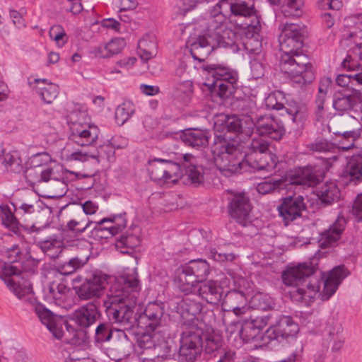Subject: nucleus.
Wrapping results in <instances>:
<instances>
[{"label": "nucleus", "mask_w": 362, "mask_h": 362, "mask_svg": "<svg viewBox=\"0 0 362 362\" xmlns=\"http://www.w3.org/2000/svg\"><path fill=\"white\" fill-rule=\"evenodd\" d=\"M214 160L217 168L226 176L247 170L250 167L255 170L273 171L278 158L271 152L262 153H243V146L237 139H228L216 135L211 147Z\"/></svg>", "instance_id": "obj_1"}, {"label": "nucleus", "mask_w": 362, "mask_h": 362, "mask_svg": "<svg viewBox=\"0 0 362 362\" xmlns=\"http://www.w3.org/2000/svg\"><path fill=\"white\" fill-rule=\"evenodd\" d=\"M279 66L282 72L291 77L293 83L303 87L310 83L315 74L308 57L303 53V28L297 23H285L279 27Z\"/></svg>", "instance_id": "obj_2"}, {"label": "nucleus", "mask_w": 362, "mask_h": 362, "mask_svg": "<svg viewBox=\"0 0 362 362\" xmlns=\"http://www.w3.org/2000/svg\"><path fill=\"white\" fill-rule=\"evenodd\" d=\"M140 288L134 268L116 279L107 293L108 300L104 302L109 319L124 329L139 327V316L134 309Z\"/></svg>", "instance_id": "obj_3"}, {"label": "nucleus", "mask_w": 362, "mask_h": 362, "mask_svg": "<svg viewBox=\"0 0 362 362\" xmlns=\"http://www.w3.org/2000/svg\"><path fill=\"white\" fill-rule=\"evenodd\" d=\"M317 259L309 262L299 264L284 272L282 274L284 283L290 286L296 287L293 292L300 296V299L311 300L315 298L320 291V283L317 279H310L315 273L317 263Z\"/></svg>", "instance_id": "obj_4"}, {"label": "nucleus", "mask_w": 362, "mask_h": 362, "mask_svg": "<svg viewBox=\"0 0 362 362\" xmlns=\"http://www.w3.org/2000/svg\"><path fill=\"white\" fill-rule=\"evenodd\" d=\"M222 8L227 12L230 11L235 16L245 18L244 21L239 25L247 38L253 37L259 31V19L251 0H221L216 4V9Z\"/></svg>", "instance_id": "obj_5"}, {"label": "nucleus", "mask_w": 362, "mask_h": 362, "mask_svg": "<svg viewBox=\"0 0 362 362\" xmlns=\"http://www.w3.org/2000/svg\"><path fill=\"white\" fill-rule=\"evenodd\" d=\"M204 69L214 79L211 90L214 95H218L221 99H226L233 93L238 81L236 71L216 64H207L204 66Z\"/></svg>", "instance_id": "obj_6"}, {"label": "nucleus", "mask_w": 362, "mask_h": 362, "mask_svg": "<svg viewBox=\"0 0 362 362\" xmlns=\"http://www.w3.org/2000/svg\"><path fill=\"white\" fill-rule=\"evenodd\" d=\"M170 158H155L148 162V172L151 180L165 182H175L182 177L180 158L175 155Z\"/></svg>", "instance_id": "obj_7"}, {"label": "nucleus", "mask_w": 362, "mask_h": 362, "mask_svg": "<svg viewBox=\"0 0 362 362\" xmlns=\"http://www.w3.org/2000/svg\"><path fill=\"white\" fill-rule=\"evenodd\" d=\"M75 282H81L74 286L76 294L82 300L99 298L104 293L107 284V276L101 272H95L83 279L81 276L74 279Z\"/></svg>", "instance_id": "obj_8"}, {"label": "nucleus", "mask_w": 362, "mask_h": 362, "mask_svg": "<svg viewBox=\"0 0 362 362\" xmlns=\"http://www.w3.org/2000/svg\"><path fill=\"white\" fill-rule=\"evenodd\" d=\"M2 275H0L9 290L19 299L25 298V301L33 302L30 295L33 292L31 284L22 279L20 281L21 271L16 266L2 264Z\"/></svg>", "instance_id": "obj_9"}, {"label": "nucleus", "mask_w": 362, "mask_h": 362, "mask_svg": "<svg viewBox=\"0 0 362 362\" xmlns=\"http://www.w3.org/2000/svg\"><path fill=\"white\" fill-rule=\"evenodd\" d=\"M36 222L31 226L27 225L25 230L30 235H33L34 242H35L40 248L47 255L55 257L62 252V243L57 235L45 237L49 224L47 222L37 226Z\"/></svg>", "instance_id": "obj_10"}, {"label": "nucleus", "mask_w": 362, "mask_h": 362, "mask_svg": "<svg viewBox=\"0 0 362 362\" xmlns=\"http://www.w3.org/2000/svg\"><path fill=\"white\" fill-rule=\"evenodd\" d=\"M100 134L98 127L88 122L78 120L71 121L69 139L81 146H93L96 144Z\"/></svg>", "instance_id": "obj_11"}, {"label": "nucleus", "mask_w": 362, "mask_h": 362, "mask_svg": "<svg viewBox=\"0 0 362 362\" xmlns=\"http://www.w3.org/2000/svg\"><path fill=\"white\" fill-rule=\"evenodd\" d=\"M164 307L162 303H149L144 313L139 316V327H145L151 331L168 333V329L163 325Z\"/></svg>", "instance_id": "obj_12"}, {"label": "nucleus", "mask_w": 362, "mask_h": 362, "mask_svg": "<svg viewBox=\"0 0 362 362\" xmlns=\"http://www.w3.org/2000/svg\"><path fill=\"white\" fill-rule=\"evenodd\" d=\"M169 334L159 332L158 330L146 332L137 339L138 346L143 349L153 348L157 357L163 356L170 353V348L168 343Z\"/></svg>", "instance_id": "obj_13"}, {"label": "nucleus", "mask_w": 362, "mask_h": 362, "mask_svg": "<svg viewBox=\"0 0 362 362\" xmlns=\"http://www.w3.org/2000/svg\"><path fill=\"white\" fill-rule=\"evenodd\" d=\"M177 308L180 323L185 329L197 328L199 320L197 316L202 310V305L199 302L186 298L178 303Z\"/></svg>", "instance_id": "obj_14"}, {"label": "nucleus", "mask_w": 362, "mask_h": 362, "mask_svg": "<svg viewBox=\"0 0 362 362\" xmlns=\"http://www.w3.org/2000/svg\"><path fill=\"white\" fill-rule=\"evenodd\" d=\"M305 209L304 198L301 195L286 197L283 199L282 203L278 206L279 215L286 226L301 216L302 211Z\"/></svg>", "instance_id": "obj_15"}, {"label": "nucleus", "mask_w": 362, "mask_h": 362, "mask_svg": "<svg viewBox=\"0 0 362 362\" xmlns=\"http://www.w3.org/2000/svg\"><path fill=\"white\" fill-rule=\"evenodd\" d=\"M222 300L223 315H230L233 313L237 317H241L246 314L250 309L247 305V297L242 291L230 290L227 292Z\"/></svg>", "instance_id": "obj_16"}, {"label": "nucleus", "mask_w": 362, "mask_h": 362, "mask_svg": "<svg viewBox=\"0 0 362 362\" xmlns=\"http://www.w3.org/2000/svg\"><path fill=\"white\" fill-rule=\"evenodd\" d=\"M255 129L259 136H267L274 140L280 139L285 132L281 121L269 115H262L257 118Z\"/></svg>", "instance_id": "obj_17"}, {"label": "nucleus", "mask_w": 362, "mask_h": 362, "mask_svg": "<svg viewBox=\"0 0 362 362\" xmlns=\"http://www.w3.org/2000/svg\"><path fill=\"white\" fill-rule=\"evenodd\" d=\"M251 209L248 197L242 193L234 194L228 204L229 215L243 226L249 221Z\"/></svg>", "instance_id": "obj_18"}, {"label": "nucleus", "mask_w": 362, "mask_h": 362, "mask_svg": "<svg viewBox=\"0 0 362 362\" xmlns=\"http://www.w3.org/2000/svg\"><path fill=\"white\" fill-rule=\"evenodd\" d=\"M298 332V325L290 317L284 316L276 325L267 330L266 335L270 340L281 341L289 337L295 336Z\"/></svg>", "instance_id": "obj_19"}, {"label": "nucleus", "mask_w": 362, "mask_h": 362, "mask_svg": "<svg viewBox=\"0 0 362 362\" xmlns=\"http://www.w3.org/2000/svg\"><path fill=\"white\" fill-rule=\"evenodd\" d=\"M346 221L343 216H339L334 223L320 234L318 243L321 247L328 248L337 245Z\"/></svg>", "instance_id": "obj_20"}, {"label": "nucleus", "mask_w": 362, "mask_h": 362, "mask_svg": "<svg viewBox=\"0 0 362 362\" xmlns=\"http://www.w3.org/2000/svg\"><path fill=\"white\" fill-rule=\"evenodd\" d=\"M361 100V93L358 90L352 91L351 94L337 92L333 97V107L339 115L348 114Z\"/></svg>", "instance_id": "obj_21"}, {"label": "nucleus", "mask_w": 362, "mask_h": 362, "mask_svg": "<svg viewBox=\"0 0 362 362\" xmlns=\"http://www.w3.org/2000/svg\"><path fill=\"white\" fill-rule=\"evenodd\" d=\"M34 308L41 322L46 325L53 336L57 339H61L64 334L62 321L41 304L34 305Z\"/></svg>", "instance_id": "obj_22"}, {"label": "nucleus", "mask_w": 362, "mask_h": 362, "mask_svg": "<svg viewBox=\"0 0 362 362\" xmlns=\"http://www.w3.org/2000/svg\"><path fill=\"white\" fill-rule=\"evenodd\" d=\"M196 292L208 303L217 304L222 300L223 288L213 280L199 283Z\"/></svg>", "instance_id": "obj_23"}, {"label": "nucleus", "mask_w": 362, "mask_h": 362, "mask_svg": "<svg viewBox=\"0 0 362 362\" xmlns=\"http://www.w3.org/2000/svg\"><path fill=\"white\" fill-rule=\"evenodd\" d=\"M76 323L86 328L94 324L100 317L98 306L94 303H88L76 310L74 313Z\"/></svg>", "instance_id": "obj_24"}, {"label": "nucleus", "mask_w": 362, "mask_h": 362, "mask_svg": "<svg viewBox=\"0 0 362 362\" xmlns=\"http://www.w3.org/2000/svg\"><path fill=\"white\" fill-rule=\"evenodd\" d=\"M341 332L342 327L339 323L334 321L332 323L328 322L323 337V346L328 349L332 345L334 351L340 350L344 345Z\"/></svg>", "instance_id": "obj_25"}, {"label": "nucleus", "mask_w": 362, "mask_h": 362, "mask_svg": "<svg viewBox=\"0 0 362 362\" xmlns=\"http://www.w3.org/2000/svg\"><path fill=\"white\" fill-rule=\"evenodd\" d=\"M216 47V41H214V38L205 34L203 36H199L191 45L190 52L194 59L202 62Z\"/></svg>", "instance_id": "obj_26"}, {"label": "nucleus", "mask_w": 362, "mask_h": 362, "mask_svg": "<svg viewBox=\"0 0 362 362\" xmlns=\"http://www.w3.org/2000/svg\"><path fill=\"white\" fill-rule=\"evenodd\" d=\"M347 275L348 272L344 266L334 267L324 280L323 298L326 300L329 299Z\"/></svg>", "instance_id": "obj_27"}, {"label": "nucleus", "mask_w": 362, "mask_h": 362, "mask_svg": "<svg viewBox=\"0 0 362 362\" xmlns=\"http://www.w3.org/2000/svg\"><path fill=\"white\" fill-rule=\"evenodd\" d=\"M266 324L262 317L245 320L241 325L240 339L244 342H249L255 339L259 336Z\"/></svg>", "instance_id": "obj_28"}, {"label": "nucleus", "mask_w": 362, "mask_h": 362, "mask_svg": "<svg viewBox=\"0 0 362 362\" xmlns=\"http://www.w3.org/2000/svg\"><path fill=\"white\" fill-rule=\"evenodd\" d=\"M180 160L183 159L181 168L185 169L186 173L189 179L194 184H200L204 181V171L202 166L197 165L195 157L190 154L186 153L180 156Z\"/></svg>", "instance_id": "obj_29"}, {"label": "nucleus", "mask_w": 362, "mask_h": 362, "mask_svg": "<svg viewBox=\"0 0 362 362\" xmlns=\"http://www.w3.org/2000/svg\"><path fill=\"white\" fill-rule=\"evenodd\" d=\"M30 85L47 104L52 103L59 94L58 86L47 83L46 79H35L33 82L30 83Z\"/></svg>", "instance_id": "obj_30"}, {"label": "nucleus", "mask_w": 362, "mask_h": 362, "mask_svg": "<svg viewBox=\"0 0 362 362\" xmlns=\"http://www.w3.org/2000/svg\"><path fill=\"white\" fill-rule=\"evenodd\" d=\"M125 45L124 38L116 37L105 45L93 47L90 53L95 57L107 58L120 53Z\"/></svg>", "instance_id": "obj_31"}, {"label": "nucleus", "mask_w": 362, "mask_h": 362, "mask_svg": "<svg viewBox=\"0 0 362 362\" xmlns=\"http://www.w3.org/2000/svg\"><path fill=\"white\" fill-rule=\"evenodd\" d=\"M223 8L218 10L216 9V5L211 13V16L209 19L208 28L206 30V35L210 37H215L220 33L223 32L226 28L225 23L226 21V13Z\"/></svg>", "instance_id": "obj_32"}, {"label": "nucleus", "mask_w": 362, "mask_h": 362, "mask_svg": "<svg viewBox=\"0 0 362 362\" xmlns=\"http://www.w3.org/2000/svg\"><path fill=\"white\" fill-rule=\"evenodd\" d=\"M25 178L27 182L33 186L35 184L42 182H48L52 179H54V173L53 168H42L41 167H34L30 165L25 173Z\"/></svg>", "instance_id": "obj_33"}, {"label": "nucleus", "mask_w": 362, "mask_h": 362, "mask_svg": "<svg viewBox=\"0 0 362 362\" xmlns=\"http://www.w3.org/2000/svg\"><path fill=\"white\" fill-rule=\"evenodd\" d=\"M175 282L179 289L185 293L196 292L197 284H199L196 278L187 272L185 266L178 268Z\"/></svg>", "instance_id": "obj_34"}, {"label": "nucleus", "mask_w": 362, "mask_h": 362, "mask_svg": "<svg viewBox=\"0 0 362 362\" xmlns=\"http://www.w3.org/2000/svg\"><path fill=\"white\" fill-rule=\"evenodd\" d=\"M180 138L187 146L192 148L205 147L209 144L208 132L201 129L187 130Z\"/></svg>", "instance_id": "obj_35"}, {"label": "nucleus", "mask_w": 362, "mask_h": 362, "mask_svg": "<svg viewBox=\"0 0 362 362\" xmlns=\"http://www.w3.org/2000/svg\"><path fill=\"white\" fill-rule=\"evenodd\" d=\"M344 174L355 184L362 181V150L351 157Z\"/></svg>", "instance_id": "obj_36"}, {"label": "nucleus", "mask_w": 362, "mask_h": 362, "mask_svg": "<svg viewBox=\"0 0 362 362\" xmlns=\"http://www.w3.org/2000/svg\"><path fill=\"white\" fill-rule=\"evenodd\" d=\"M184 266L187 272L193 275L199 283L204 281L209 274V265L202 259L192 260Z\"/></svg>", "instance_id": "obj_37"}, {"label": "nucleus", "mask_w": 362, "mask_h": 362, "mask_svg": "<svg viewBox=\"0 0 362 362\" xmlns=\"http://www.w3.org/2000/svg\"><path fill=\"white\" fill-rule=\"evenodd\" d=\"M0 163L7 171L18 173L22 168L21 159L16 151L6 152L0 149Z\"/></svg>", "instance_id": "obj_38"}, {"label": "nucleus", "mask_w": 362, "mask_h": 362, "mask_svg": "<svg viewBox=\"0 0 362 362\" xmlns=\"http://www.w3.org/2000/svg\"><path fill=\"white\" fill-rule=\"evenodd\" d=\"M156 48L154 38L147 35L139 41L137 52L142 60L147 62L156 54Z\"/></svg>", "instance_id": "obj_39"}, {"label": "nucleus", "mask_w": 362, "mask_h": 362, "mask_svg": "<svg viewBox=\"0 0 362 362\" xmlns=\"http://www.w3.org/2000/svg\"><path fill=\"white\" fill-rule=\"evenodd\" d=\"M202 330L198 328L185 329L180 338V346L200 349L202 344Z\"/></svg>", "instance_id": "obj_40"}, {"label": "nucleus", "mask_w": 362, "mask_h": 362, "mask_svg": "<svg viewBox=\"0 0 362 362\" xmlns=\"http://www.w3.org/2000/svg\"><path fill=\"white\" fill-rule=\"evenodd\" d=\"M216 46L218 47L230 48L233 52H237L239 48L237 43V36L230 29H225L214 37Z\"/></svg>", "instance_id": "obj_41"}, {"label": "nucleus", "mask_w": 362, "mask_h": 362, "mask_svg": "<svg viewBox=\"0 0 362 362\" xmlns=\"http://www.w3.org/2000/svg\"><path fill=\"white\" fill-rule=\"evenodd\" d=\"M317 196L323 203L329 204L339 200L340 191L335 182H326L320 187Z\"/></svg>", "instance_id": "obj_42"}, {"label": "nucleus", "mask_w": 362, "mask_h": 362, "mask_svg": "<svg viewBox=\"0 0 362 362\" xmlns=\"http://www.w3.org/2000/svg\"><path fill=\"white\" fill-rule=\"evenodd\" d=\"M317 182V178L310 168L299 169L291 177V183L295 185L311 187Z\"/></svg>", "instance_id": "obj_43"}, {"label": "nucleus", "mask_w": 362, "mask_h": 362, "mask_svg": "<svg viewBox=\"0 0 362 362\" xmlns=\"http://www.w3.org/2000/svg\"><path fill=\"white\" fill-rule=\"evenodd\" d=\"M240 119L236 116L221 115L217 117L214 122V127L218 131L227 130L228 132L237 133Z\"/></svg>", "instance_id": "obj_44"}, {"label": "nucleus", "mask_w": 362, "mask_h": 362, "mask_svg": "<svg viewBox=\"0 0 362 362\" xmlns=\"http://www.w3.org/2000/svg\"><path fill=\"white\" fill-rule=\"evenodd\" d=\"M49 298H52L56 305L63 306L66 301L69 293L70 292L64 284L52 283L49 286Z\"/></svg>", "instance_id": "obj_45"}, {"label": "nucleus", "mask_w": 362, "mask_h": 362, "mask_svg": "<svg viewBox=\"0 0 362 362\" xmlns=\"http://www.w3.org/2000/svg\"><path fill=\"white\" fill-rule=\"evenodd\" d=\"M18 210L22 211V215L25 216V220H27L30 216H33L36 219L33 223L38 222L37 226L42 225L40 224V219L45 215V212L42 211L39 202L22 203Z\"/></svg>", "instance_id": "obj_46"}, {"label": "nucleus", "mask_w": 362, "mask_h": 362, "mask_svg": "<svg viewBox=\"0 0 362 362\" xmlns=\"http://www.w3.org/2000/svg\"><path fill=\"white\" fill-rule=\"evenodd\" d=\"M192 88L193 83L189 80L178 83L174 88L173 96L182 103H188L192 95Z\"/></svg>", "instance_id": "obj_47"}, {"label": "nucleus", "mask_w": 362, "mask_h": 362, "mask_svg": "<svg viewBox=\"0 0 362 362\" xmlns=\"http://www.w3.org/2000/svg\"><path fill=\"white\" fill-rule=\"evenodd\" d=\"M93 223V221L89 220L85 214L81 211H79L78 214L75 218L71 219L67 223L66 226L69 230L76 233L81 234L88 228L91 227Z\"/></svg>", "instance_id": "obj_48"}, {"label": "nucleus", "mask_w": 362, "mask_h": 362, "mask_svg": "<svg viewBox=\"0 0 362 362\" xmlns=\"http://www.w3.org/2000/svg\"><path fill=\"white\" fill-rule=\"evenodd\" d=\"M286 180L284 179L268 180L259 183L256 189L258 193L267 194L274 191H279L281 189H284L286 185Z\"/></svg>", "instance_id": "obj_49"}, {"label": "nucleus", "mask_w": 362, "mask_h": 362, "mask_svg": "<svg viewBox=\"0 0 362 362\" xmlns=\"http://www.w3.org/2000/svg\"><path fill=\"white\" fill-rule=\"evenodd\" d=\"M135 108L132 103L124 102L119 105L115 110V120L119 124H124L134 113Z\"/></svg>", "instance_id": "obj_50"}, {"label": "nucleus", "mask_w": 362, "mask_h": 362, "mask_svg": "<svg viewBox=\"0 0 362 362\" xmlns=\"http://www.w3.org/2000/svg\"><path fill=\"white\" fill-rule=\"evenodd\" d=\"M107 221V218H103L100 221H93L92 225V234L98 238L107 239L116 233V226L103 227V223Z\"/></svg>", "instance_id": "obj_51"}, {"label": "nucleus", "mask_w": 362, "mask_h": 362, "mask_svg": "<svg viewBox=\"0 0 362 362\" xmlns=\"http://www.w3.org/2000/svg\"><path fill=\"white\" fill-rule=\"evenodd\" d=\"M307 148L310 151L315 153H334L337 149L338 150L337 147L334 144L324 139L315 140L314 141L308 144L307 145Z\"/></svg>", "instance_id": "obj_52"}, {"label": "nucleus", "mask_w": 362, "mask_h": 362, "mask_svg": "<svg viewBox=\"0 0 362 362\" xmlns=\"http://www.w3.org/2000/svg\"><path fill=\"white\" fill-rule=\"evenodd\" d=\"M141 240L137 235H122L120 239L117 242L116 247L122 250L126 248V250H121L122 253H129V250H133L140 245Z\"/></svg>", "instance_id": "obj_53"}, {"label": "nucleus", "mask_w": 362, "mask_h": 362, "mask_svg": "<svg viewBox=\"0 0 362 362\" xmlns=\"http://www.w3.org/2000/svg\"><path fill=\"white\" fill-rule=\"evenodd\" d=\"M0 217L2 223L7 228L14 230L18 228V221L7 205L0 206Z\"/></svg>", "instance_id": "obj_54"}, {"label": "nucleus", "mask_w": 362, "mask_h": 362, "mask_svg": "<svg viewBox=\"0 0 362 362\" xmlns=\"http://www.w3.org/2000/svg\"><path fill=\"white\" fill-rule=\"evenodd\" d=\"M255 128V121L250 116L241 117L237 132L240 137L239 140H240V136L250 138L252 135Z\"/></svg>", "instance_id": "obj_55"}, {"label": "nucleus", "mask_w": 362, "mask_h": 362, "mask_svg": "<svg viewBox=\"0 0 362 362\" xmlns=\"http://www.w3.org/2000/svg\"><path fill=\"white\" fill-rule=\"evenodd\" d=\"M334 134L336 135H341L342 139L344 140H346V141H348L350 142L349 145H344V144L341 143V146L337 147L338 150L341 149L343 151H346L351 148H354L355 147L354 143H355L356 140L358 138V136H359L358 133L355 130L344 131L342 132H334Z\"/></svg>", "instance_id": "obj_56"}, {"label": "nucleus", "mask_w": 362, "mask_h": 362, "mask_svg": "<svg viewBox=\"0 0 362 362\" xmlns=\"http://www.w3.org/2000/svg\"><path fill=\"white\" fill-rule=\"evenodd\" d=\"M83 265V262L78 257H74L58 267V270L63 275H69L75 272Z\"/></svg>", "instance_id": "obj_57"}, {"label": "nucleus", "mask_w": 362, "mask_h": 362, "mask_svg": "<svg viewBox=\"0 0 362 362\" xmlns=\"http://www.w3.org/2000/svg\"><path fill=\"white\" fill-rule=\"evenodd\" d=\"M200 350V349L180 346L178 359L180 362H194Z\"/></svg>", "instance_id": "obj_58"}, {"label": "nucleus", "mask_w": 362, "mask_h": 362, "mask_svg": "<svg viewBox=\"0 0 362 362\" xmlns=\"http://www.w3.org/2000/svg\"><path fill=\"white\" fill-rule=\"evenodd\" d=\"M103 157L102 153L100 151H98L96 154L90 153L88 152H84L82 151H77L71 152L69 154L66 155V158L68 160L72 161H86L90 158L96 159L98 162H99V159Z\"/></svg>", "instance_id": "obj_59"}, {"label": "nucleus", "mask_w": 362, "mask_h": 362, "mask_svg": "<svg viewBox=\"0 0 362 362\" xmlns=\"http://www.w3.org/2000/svg\"><path fill=\"white\" fill-rule=\"evenodd\" d=\"M302 6H298L296 0H288L281 7V11L286 17H299L302 15Z\"/></svg>", "instance_id": "obj_60"}, {"label": "nucleus", "mask_w": 362, "mask_h": 362, "mask_svg": "<svg viewBox=\"0 0 362 362\" xmlns=\"http://www.w3.org/2000/svg\"><path fill=\"white\" fill-rule=\"evenodd\" d=\"M112 331L111 325L108 323H100L95 329V339L97 341H108L112 338Z\"/></svg>", "instance_id": "obj_61"}, {"label": "nucleus", "mask_w": 362, "mask_h": 362, "mask_svg": "<svg viewBox=\"0 0 362 362\" xmlns=\"http://www.w3.org/2000/svg\"><path fill=\"white\" fill-rule=\"evenodd\" d=\"M229 315H223L222 320L226 327V332L228 334V337L230 339L235 335V339L237 337L240 338V332L241 325L238 322H230L229 320Z\"/></svg>", "instance_id": "obj_62"}, {"label": "nucleus", "mask_w": 362, "mask_h": 362, "mask_svg": "<svg viewBox=\"0 0 362 362\" xmlns=\"http://www.w3.org/2000/svg\"><path fill=\"white\" fill-rule=\"evenodd\" d=\"M252 307L262 310H267L271 305L269 297L264 293H255L251 299Z\"/></svg>", "instance_id": "obj_63"}, {"label": "nucleus", "mask_w": 362, "mask_h": 362, "mask_svg": "<svg viewBox=\"0 0 362 362\" xmlns=\"http://www.w3.org/2000/svg\"><path fill=\"white\" fill-rule=\"evenodd\" d=\"M49 35L51 39L57 42L59 47H62L67 41L65 31L59 25L52 26L49 31Z\"/></svg>", "instance_id": "obj_64"}]
</instances>
